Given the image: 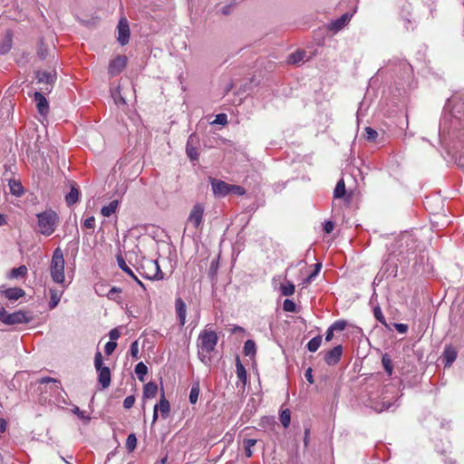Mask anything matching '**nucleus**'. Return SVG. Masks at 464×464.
<instances>
[{
	"instance_id": "15",
	"label": "nucleus",
	"mask_w": 464,
	"mask_h": 464,
	"mask_svg": "<svg viewBox=\"0 0 464 464\" xmlns=\"http://www.w3.org/2000/svg\"><path fill=\"white\" fill-rule=\"evenodd\" d=\"M342 354L343 347L337 345L325 353L324 361L328 365H334L341 360Z\"/></svg>"
},
{
	"instance_id": "62",
	"label": "nucleus",
	"mask_w": 464,
	"mask_h": 464,
	"mask_svg": "<svg viewBox=\"0 0 464 464\" xmlns=\"http://www.w3.org/2000/svg\"><path fill=\"white\" fill-rule=\"evenodd\" d=\"M6 426V420L5 419H0V435L5 431Z\"/></svg>"
},
{
	"instance_id": "59",
	"label": "nucleus",
	"mask_w": 464,
	"mask_h": 464,
	"mask_svg": "<svg viewBox=\"0 0 464 464\" xmlns=\"http://www.w3.org/2000/svg\"><path fill=\"white\" fill-rule=\"evenodd\" d=\"M110 339L113 342V340H117L120 337V333L117 329H112L109 333Z\"/></svg>"
},
{
	"instance_id": "26",
	"label": "nucleus",
	"mask_w": 464,
	"mask_h": 464,
	"mask_svg": "<svg viewBox=\"0 0 464 464\" xmlns=\"http://www.w3.org/2000/svg\"><path fill=\"white\" fill-rule=\"evenodd\" d=\"M200 391L199 382H196L192 384L190 392H189V402L191 404H195L198 401V394Z\"/></svg>"
},
{
	"instance_id": "17",
	"label": "nucleus",
	"mask_w": 464,
	"mask_h": 464,
	"mask_svg": "<svg viewBox=\"0 0 464 464\" xmlns=\"http://www.w3.org/2000/svg\"><path fill=\"white\" fill-rule=\"evenodd\" d=\"M175 308L179 324L183 326L186 323L187 306L185 302L181 298H177L175 302Z\"/></svg>"
},
{
	"instance_id": "63",
	"label": "nucleus",
	"mask_w": 464,
	"mask_h": 464,
	"mask_svg": "<svg viewBox=\"0 0 464 464\" xmlns=\"http://www.w3.org/2000/svg\"><path fill=\"white\" fill-rule=\"evenodd\" d=\"M391 405L392 404L390 402H383L382 407L380 409V411L388 410L391 407Z\"/></svg>"
},
{
	"instance_id": "34",
	"label": "nucleus",
	"mask_w": 464,
	"mask_h": 464,
	"mask_svg": "<svg viewBox=\"0 0 464 464\" xmlns=\"http://www.w3.org/2000/svg\"><path fill=\"white\" fill-rule=\"evenodd\" d=\"M398 66H399L401 76L409 75L411 72V66L406 61H403V60L399 61Z\"/></svg>"
},
{
	"instance_id": "37",
	"label": "nucleus",
	"mask_w": 464,
	"mask_h": 464,
	"mask_svg": "<svg viewBox=\"0 0 464 464\" xmlns=\"http://www.w3.org/2000/svg\"><path fill=\"white\" fill-rule=\"evenodd\" d=\"M280 421L285 428L290 425L291 412L288 409L284 410L280 414Z\"/></svg>"
},
{
	"instance_id": "64",
	"label": "nucleus",
	"mask_w": 464,
	"mask_h": 464,
	"mask_svg": "<svg viewBox=\"0 0 464 464\" xmlns=\"http://www.w3.org/2000/svg\"><path fill=\"white\" fill-rule=\"evenodd\" d=\"M6 224L5 217L0 213V226Z\"/></svg>"
},
{
	"instance_id": "47",
	"label": "nucleus",
	"mask_w": 464,
	"mask_h": 464,
	"mask_svg": "<svg viewBox=\"0 0 464 464\" xmlns=\"http://www.w3.org/2000/svg\"><path fill=\"white\" fill-rule=\"evenodd\" d=\"M130 355H131L134 359H138V358H139V343H138V341H134V342L130 344Z\"/></svg>"
},
{
	"instance_id": "52",
	"label": "nucleus",
	"mask_w": 464,
	"mask_h": 464,
	"mask_svg": "<svg viewBox=\"0 0 464 464\" xmlns=\"http://www.w3.org/2000/svg\"><path fill=\"white\" fill-rule=\"evenodd\" d=\"M121 290L118 287H111L109 292L106 294L107 297L111 300H116V294L121 293Z\"/></svg>"
},
{
	"instance_id": "54",
	"label": "nucleus",
	"mask_w": 464,
	"mask_h": 464,
	"mask_svg": "<svg viewBox=\"0 0 464 464\" xmlns=\"http://www.w3.org/2000/svg\"><path fill=\"white\" fill-rule=\"evenodd\" d=\"M72 411L76 414L80 419H82V420H89L90 418L85 416L84 412L80 410L79 407L75 406Z\"/></svg>"
},
{
	"instance_id": "27",
	"label": "nucleus",
	"mask_w": 464,
	"mask_h": 464,
	"mask_svg": "<svg viewBox=\"0 0 464 464\" xmlns=\"http://www.w3.org/2000/svg\"><path fill=\"white\" fill-rule=\"evenodd\" d=\"M382 366H383L386 373L389 376H391L392 374L393 366H392V359L388 353H385L382 355Z\"/></svg>"
},
{
	"instance_id": "57",
	"label": "nucleus",
	"mask_w": 464,
	"mask_h": 464,
	"mask_svg": "<svg viewBox=\"0 0 464 464\" xmlns=\"http://www.w3.org/2000/svg\"><path fill=\"white\" fill-rule=\"evenodd\" d=\"M334 225L332 221H326L324 225V230L325 233L329 234L334 230Z\"/></svg>"
},
{
	"instance_id": "3",
	"label": "nucleus",
	"mask_w": 464,
	"mask_h": 464,
	"mask_svg": "<svg viewBox=\"0 0 464 464\" xmlns=\"http://www.w3.org/2000/svg\"><path fill=\"white\" fill-rule=\"evenodd\" d=\"M37 218L41 234L44 236L52 235L58 225L59 218L57 214L53 210H47L38 214Z\"/></svg>"
},
{
	"instance_id": "31",
	"label": "nucleus",
	"mask_w": 464,
	"mask_h": 464,
	"mask_svg": "<svg viewBox=\"0 0 464 464\" xmlns=\"http://www.w3.org/2000/svg\"><path fill=\"white\" fill-rule=\"evenodd\" d=\"M305 53L304 51H296L288 56L287 62L289 63H298L304 60Z\"/></svg>"
},
{
	"instance_id": "33",
	"label": "nucleus",
	"mask_w": 464,
	"mask_h": 464,
	"mask_svg": "<svg viewBox=\"0 0 464 464\" xmlns=\"http://www.w3.org/2000/svg\"><path fill=\"white\" fill-rule=\"evenodd\" d=\"M10 191L13 195L20 197L24 193L23 186L20 182L13 181L9 183Z\"/></svg>"
},
{
	"instance_id": "45",
	"label": "nucleus",
	"mask_w": 464,
	"mask_h": 464,
	"mask_svg": "<svg viewBox=\"0 0 464 464\" xmlns=\"http://www.w3.org/2000/svg\"><path fill=\"white\" fill-rule=\"evenodd\" d=\"M347 324L345 321L343 320H339V321H336L334 322L331 327H332V330H334V331H343L346 327Z\"/></svg>"
},
{
	"instance_id": "32",
	"label": "nucleus",
	"mask_w": 464,
	"mask_h": 464,
	"mask_svg": "<svg viewBox=\"0 0 464 464\" xmlns=\"http://www.w3.org/2000/svg\"><path fill=\"white\" fill-rule=\"evenodd\" d=\"M295 286L293 283L287 282L280 286L281 295L285 296H291L295 293Z\"/></svg>"
},
{
	"instance_id": "13",
	"label": "nucleus",
	"mask_w": 464,
	"mask_h": 464,
	"mask_svg": "<svg viewBox=\"0 0 464 464\" xmlns=\"http://www.w3.org/2000/svg\"><path fill=\"white\" fill-rule=\"evenodd\" d=\"M44 92H43L42 91L35 92L34 93V100L36 102L38 112L43 116H46L49 112V102L44 97Z\"/></svg>"
},
{
	"instance_id": "55",
	"label": "nucleus",
	"mask_w": 464,
	"mask_h": 464,
	"mask_svg": "<svg viewBox=\"0 0 464 464\" xmlns=\"http://www.w3.org/2000/svg\"><path fill=\"white\" fill-rule=\"evenodd\" d=\"M394 327L401 334H405L408 331V325L405 324H395Z\"/></svg>"
},
{
	"instance_id": "36",
	"label": "nucleus",
	"mask_w": 464,
	"mask_h": 464,
	"mask_svg": "<svg viewBox=\"0 0 464 464\" xmlns=\"http://www.w3.org/2000/svg\"><path fill=\"white\" fill-rule=\"evenodd\" d=\"M117 262H118V265H119V267L124 271L126 274H128L131 277H135V275L134 273L132 272V270L127 266V264L125 263L123 257L121 256H117Z\"/></svg>"
},
{
	"instance_id": "5",
	"label": "nucleus",
	"mask_w": 464,
	"mask_h": 464,
	"mask_svg": "<svg viewBox=\"0 0 464 464\" xmlns=\"http://www.w3.org/2000/svg\"><path fill=\"white\" fill-rule=\"evenodd\" d=\"M204 210V207L200 203H197L193 206L187 218V223L184 227L183 234H186L190 230V226L194 229H198L202 225Z\"/></svg>"
},
{
	"instance_id": "56",
	"label": "nucleus",
	"mask_w": 464,
	"mask_h": 464,
	"mask_svg": "<svg viewBox=\"0 0 464 464\" xmlns=\"http://www.w3.org/2000/svg\"><path fill=\"white\" fill-rule=\"evenodd\" d=\"M11 48V39L7 40V43L0 47V53L5 54L9 52Z\"/></svg>"
},
{
	"instance_id": "1",
	"label": "nucleus",
	"mask_w": 464,
	"mask_h": 464,
	"mask_svg": "<svg viewBox=\"0 0 464 464\" xmlns=\"http://www.w3.org/2000/svg\"><path fill=\"white\" fill-rule=\"evenodd\" d=\"M218 341V337L215 331L205 329L199 334L197 342L198 356L204 364L211 362L210 353L215 350Z\"/></svg>"
},
{
	"instance_id": "35",
	"label": "nucleus",
	"mask_w": 464,
	"mask_h": 464,
	"mask_svg": "<svg viewBox=\"0 0 464 464\" xmlns=\"http://www.w3.org/2000/svg\"><path fill=\"white\" fill-rule=\"evenodd\" d=\"M256 440H254V439H246L244 440L245 452H246V456L247 458L252 457V455H253L252 448L256 445Z\"/></svg>"
},
{
	"instance_id": "20",
	"label": "nucleus",
	"mask_w": 464,
	"mask_h": 464,
	"mask_svg": "<svg viewBox=\"0 0 464 464\" xmlns=\"http://www.w3.org/2000/svg\"><path fill=\"white\" fill-rule=\"evenodd\" d=\"M50 293V301H49V308H55L60 303L61 297L63 295V291H59L57 289L51 288L49 290Z\"/></svg>"
},
{
	"instance_id": "39",
	"label": "nucleus",
	"mask_w": 464,
	"mask_h": 464,
	"mask_svg": "<svg viewBox=\"0 0 464 464\" xmlns=\"http://www.w3.org/2000/svg\"><path fill=\"white\" fill-rule=\"evenodd\" d=\"M373 315L378 322H380L382 324L387 326L385 317H384L380 306H375L373 308Z\"/></svg>"
},
{
	"instance_id": "44",
	"label": "nucleus",
	"mask_w": 464,
	"mask_h": 464,
	"mask_svg": "<svg viewBox=\"0 0 464 464\" xmlns=\"http://www.w3.org/2000/svg\"><path fill=\"white\" fill-rule=\"evenodd\" d=\"M246 193V189L238 185L230 184L229 194H235L237 196H243Z\"/></svg>"
},
{
	"instance_id": "24",
	"label": "nucleus",
	"mask_w": 464,
	"mask_h": 464,
	"mask_svg": "<svg viewBox=\"0 0 464 464\" xmlns=\"http://www.w3.org/2000/svg\"><path fill=\"white\" fill-rule=\"evenodd\" d=\"M27 274V267L25 266H20L19 267L13 268L9 273V278L14 279L24 277Z\"/></svg>"
},
{
	"instance_id": "60",
	"label": "nucleus",
	"mask_w": 464,
	"mask_h": 464,
	"mask_svg": "<svg viewBox=\"0 0 464 464\" xmlns=\"http://www.w3.org/2000/svg\"><path fill=\"white\" fill-rule=\"evenodd\" d=\"M309 436H310V429L306 428L304 430V444L305 448L308 446V443H309Z\"/></svg>"
},
{
	"instance_id": "2",
	"label": "nucleus",
	"mask_w": 464,
	"mask_h": 464,
	"mask_svg": "<svg viewBox=\"0 0 464 464\" xmlns=\"http://www.w3.org/2000/svg\"><path fill=\"white\" fill-rule=\"evenodd\" d=\"M64 263L62 249L60 247L55 248L50 264V275L53 281L59 285H63L65 281Z\"/></svg>"
},
{
	"instance_id": "50",
	"label": "nucleus",
	"mask_w": 464,
	"mask_h": 464,
	"mask_svg": "<svg viewBox=\"0 0 464 464\" xmlns=\"http://www.w3.org/2000/svg\"><path fill=\"white\" fill-rule=\"evenodd\" d=\"M227 122V114H225V113L218 114L216 116L215 121H213V123L221 124V125H225Z\"/></svg>"
},
{
	"instance_id": "30",
	"label": "nucleus",
	"mask_w": 464,
	"mask_h": 464,
	"mask_svg": "<svg viewBox=\"0 0 464 464\" xmlns=\"http://www.w3.org/2000/svg\"><path fill=\"white\" fill-rule=\"evenodd\" d=\"M345 194V184H344V180L342 179H340L336 186H335V188L334 190V197L335 198H341L344 196Z\"/></svg>"
},
{
	"instance_id": "29",
	"label": "nucleus",
	"mask_w": 464,
	"mask_h": 464,
	"mask_svg": "<svg viewBox=\"0 0 464 464\" xmlns=\"http://www.w3.org/2000/svg\"><path fill=\"white\" fill-rule=\"evenodd\" d=\"M135 373L140 382H144V376L148 373V367L142 362H140L135 366Z\"/></svg>"
},
{
	"instance_id": "42",
	"label": "nucleus",
	"mask_w": 464,
	"mask_h": 464,
	"mask_svg": "<svg viewBox=\"0 0 464 464\" xmlns=\"http://www.w3.org/2000/svg\"><path fill=\"white\" fill-rule=\"evenodd\" d=\"M378 136V132L371 127L365 128V138L369 141H374Z\"/></svg>"
},
{
	"instance_id": "10",
	"label": "nucleus",
	"mask_w": 464,
	"mask_h": 464,
	"mask_svg": "<svg viewBox=\"0 0 464 464\" xmlns=\"http://www.w3.org/2000/svg\"><path fill=\"white\" fill-rule=\"evenodd\" d=\"M118 41L121 45H125L130 40L129 23L125 17H122L118 24Z\"/></svg>"
},
{
	"instance_id": "58",
	"label": "nucleus",
	"mask_w": 464,
	"mask_h": 464,
	"mask_svg": "<svg viewBox=\"0 0 464 464\" xmlns=\"http://www.w3.org/2000/svg\"><path fill=\"white\" fill-rule=\"evenodd\" d=\"M312 368H308L306 371H305V373H304V377L306 379V381L313 384L314 383V377H313V374H312Z\"/></svg>"
},
{
	"instance_id": "61",
	"label": "nucleus",
	"mask_w": 464,
	"mask_h": 464,
	"mask_svg": "<svg viewBox=\"0 0 464 464\" xmlns=\"http://www.w3.org/2000/svg\"><path fill=\"white\" fill-rule=\"evenodd\" d=\"M334 330H332V327L330 326L325 334V341L330 342L334 337Z\"/></svg>"
},
{
	"instance_id": "7",
	"label": "nucleus",
	"mask_w": 464,
	"mask_h": 464,
	"mask_svg": "<svg viewBox=\"0 0 464 464\" xmlns=\"http://www.w3.org/2000/svg\"><path fill=\"white\" fill-rule=\"evenodd\" d=\"M94 366L98 372V382L102 389H106L111 384V371L109 367L104 366L102 362V355L101 352H97L94 357Z\"/></svg>"
},
{
	"instance_id": "8",
	"label": "nucleus",
	"mask_w": 464,
	"mask_h": 464,
	"mask_svg": "<svg viewBox=\"0 0 464 464\" xmlns=\"http://www.w3.org/2000/svg\"><path fill=\"white\" fill-rule=\"evenodd\" d=\"M209 182L216 198H225L229 194L230 184L215 178H209Z\"/></svg>"
},
{
	"instance_id": "4",
	"label": "nucleus",
	"mask_w": 464,
	"mask_h": 464,
	"mask_svg": "<svg viewBox=\"0 0 464 464\" xmlns=\"http://www.w3.org/2000/svg\"><path fill=\"white\" fill-rule=\"evenodd\" d=\"M33 317L26 312L16 311L12 314L7 313L4 307H0V321L7 325L27 324Z\"/></svg>"
},
{
	"instance_id": "6",
	"label": "nucleus",
	"mask_w": 464,
	"mask_h": 464,
	"mask_svg": "<svg viewBox=\"0 0 464 464\" xmlns=\"http://www.w3.org/2000/svg\"><path fill=\"white\" fill-rule=\"evenodd\" d=\"M35 79L38 84L43 86L40 90L44 93H50L53 91V85L57 80V74L55 71H36Z\"/></svg>"
},
{
	"instance_id": "11",
	"label": "nucleus",
	"mask_w": 464,
	"mask_h": 464,
	"mask_svg": "<svg viewBox=\"0 0 464 464\" xmlns=\"http://www.w3.org/2000/svg\"><path fill=\"white\" fill-rule=\"evenodd\" d=\"M198 138L196 134H191L186 144V153L187 156L191 160H198Z\"/></svg>"
},
{
	"instance_id": "38",
	"label": "nucleus",
	"mask_w": 464,
	"mask_h": 464,
	"mask_svg": "<svg viewBox=\"0 0 464 464\" xmlns=\"http://www.w3.org/2000/svg\"><path fill=\"white\" fill-rule=\"evenodd\" d=\"M137 438L134 433L130 434L126 440V448L128 450L132 451L136 448Z\"/></svg>"
},
{
	"instance_id": "23",
	"label": "nucleus",
	"mask_w": 464,
	"mask_h": 464,
	"mask_svg": "<svg viewBox=\"0 0 464 464\" xmlns=\"http://www.w3.org/2000/svg\"><path fill=\"white\" fill-rule=\"evenodd\" d=\"M119 207V201L118 200H112L108 205L104 206L101 209V213L103 217L109 218L113 213L116 212L117 208Z\"/></svg>"
},
{
	"instance_id": "14",
	"label": "nucleus",
	"mask_w": 464,
	"mask_h": 464,
	"mask_svg": "<svg viewBox=\"0 0 464 464\" xmlns=\"http://www.w3.org/2000/svg\"><path fill=\"white\" fill-rule=\"evenodd\" d=\"M0 292L2 295H5V298H7L11 302H15L19 298L25 295L24 290L20 287H10L4 289V287L1 286Z\"/></svg>"
},
{
	"instance_id": "16",
	"label": "nucleus",
	"mask_w": 464,
	"mask_h": 464,
	"mask_svg": "<svg viewBox=\"0 0 464 464\" xmlns=\"http://www.w3.org/2000/svg\"><path fill=\"white\" fill-rule=\"evenodd\" d=\"M351 18V14H343L342 16L331 23L330 29L334 32L342 30L350 22Z\"/></svg>"
},
{
	"instance_id": "51",
	"label": "nucleus",
	"mask_w": 464,
	"mask_h": 464,
	"mask_svg": "<svg viewBox=\"0 0 464 464\" xmlns=\"http://www.w3.org/2000/svg\"><path fill=\"white\" fill-rule=\"evenodd\" d=\"M322 268V264L321 263H316L314 265V270L308 276V281H313L318 275V273L320 272Z\"/></svg>"
},
{
	"instance_id": "25",
	"label": "nucleus",
	"mask_w": 464,
	"mask_h": 464,
	"mask_svg": "<svg viewBox=\"0 0 464 464\" xmlns=\"http://www.w3.org/2000/svg\"><path fill=\"white\" fill-rule=\"evenodd\" d=\"M243 349L246 356H255L256 353V343L253 340H247L246 341Z\"/></svg>"
},
{
	"instance_id": "46",
	"label": "nucleus",
	"mask_w": 464,
	"mask_h": 464,
	"mask_svg": "<svg viewBox=\"0 0 464 464\" xmlns=\"http://www.w3.org/2000/svg\"><path fill=\"white\" fill-rule=\"evenodd\" d=\"M135 396L134 395H130V396H127L124 401H123V407L126 409V410H129L130 408L133 407L134 403H135Z\"/></svg>"
},
{
	"instance_id": "22",
	"label": "nucleus",
	"mask_w": 464,
	"mask_h": 464,
	"mask_svg": "<svg viewBox=\"0 0 464 464\" xmlns=\"http://www.w3.org/2000/svg\"><path fill=\"white\" fill-rule=\"evenodd\" d=\"M80 191L74 186L72 185L70 192L65 196V201L68 206L75 204L79 200Z\"/></svg>"
},
{
	"instance_id": "9",
	"label": "nucleus",
	"mask_w": 464,
	"mask_h": 464,
	"mask_svg": "<svg viewBox=\"0 0 464 464\" xmlns=\"http://www.w3.org/2000/svg\"><path fill=\"white\" fill-rule=\"evenodd\" d=\"M127 63V57L119 55L114 58L109 64L108 72L111 77H114L120 74L122 70L125 68Z\"/></svg>"
},
{
	"instance_id": "21",
	"label": "nucleus",
	"mask_w": 464,
	"mask_h": 464,
	"mask_svg": "<svg viewBox=\"0 0 464 464\" xmlns=\"http://www.w3.org/2000/svg\"><path fill=\"white\" fill-rule=\"evenodd\" d=\"M158 392V386L156 383L150 382L144 385L143 388V398L150 399L154 398Z\"/></svg>"
},
{
	"instance_id": "19",
	"label": "nucleus",
	"mask_w": 464,
	"mask_h": 464,
	"mask_svg": "<svg viewBox=\"0 0 464 464\" xmlns=\"http://www.w3.org/2000/svg\"><path fill=\"white\" fill-rule=\"evenodd\" d=\"M236 370L238 380L243 383V386H245L247 381V373L238 357L236 360Z\"/></svg>"
},
{
	"instance_id": "12",
	"label": "nucleus",
	"mask_w": 464,
	"mask_h": 464,
	"mask_svg": "<svg viewBox=\"0 0 464 464\" xmlns=\"http://www.w3.org/2000/svg\"><path fill=\"white\" fill-rule=\"evenodd\" d=\"M159 411H160V415L163 419H166L169 416L170 411V404L169 401L165 398L164 394L161 395L160 402L154 406L153 422H155L158 419Z\"/></svg>"
},
{
	"instance_id": "49",
	"label": "nucleus",
	"mask_w": 464,
	"mask_h": 464,
	"mask_svg": "<svg viewBox=\"0 0 464 464\" xmlns=\"http://www.w3.org/2000/svg\"><path fill=\"white\" fill-rule=\"evenodd\" d=\"M116 347L117 343L115 342L110 341L105 344L104 352L106 354L110 355L114 352Z\"/></svg>"
},
{
	"instance_id": "18",
	"label": "nucleus",
	"mask_w": 464,
	"mask_h": 464,
	"mask_svg": "<svg viewBox=\"0 0 464 464\" xmlns=\"http://www.w3.org/2000/svg\"><path fill=\"white\" fill-rule=\"evenodd\" d=\"M456 358H457V351L455 350V348L450 345L445 347L444 352H443V360L445 362V366L446 367L450 366L452 364V362L456 360Z\"/></svg>"
},
{
	"instance_id": "40",
	"label": "nucleus",
	"mask_w": 464,
	"mask_h": 464,
	"mask_svg": "<svg viewBox=\"0 0 464 464\" xmlns=\"http://www.w3.org/2000/svg\"><path fill=\"white\" fill-rule=\"evenodd\" d=\"M150 265L155 268L156 274L154 276H146V277L149 279H157V280L162 279L163 274L160 269V266H159L158 262L152 261V262H150Z\"/></svg>"
},
{
	"instance_id": "43",
	"label": "nucleus",
	"mask_w": 464,
	"mask_h": 464,
	"mask_svg": "<svg viewBox=\"0 0 464 464\" xmlns=\"http://www.w3.org/2000/svg\"><path fill=\"white\" fill-rule=\"evenodd\" d=\"M283 309L286 312L295 313L296 311V305L294 301L285 299L283 303Z\"/></svg>"
},
{
	"instance_id": "41",
	"label": "nucleus",
	"mask_w": 464,
	"mask_h": 464,
	"mask_svg": "<svg viewBox=\"0 0 464 464\" xmlns=\"http://www.w3.org/2000/svg\"><path fill=\"white\" fill-rule=\"evenodd\" d=\"M48 54V48L44 44V43L41 40L39 43V46L37 49V55L40 59L44 60L47 57Z\"/></svg>"
},
{
	"instance_id": "28",
	"label": "nucleus",
	"mask_w": 464,
	"mask_h": 464,
	"mask_svg": "<svg viewBox=\"0 0 464 464\" xmlns=\"http://www.w3.org/2000/svg\"><path fill=\"white\" fill-rule=\"evenodd\" d=\"M321 343H322V336L321 335H317V336L312 338L308 342L306 346H307V349H308L309 352L314 353V352H316L319 349Z\"/></svg>"
},
{
	"instance_id": "53",
	"label": "nucleus",
	"mask_w": 464,
	"mask_h": 464,
	"mask_svg": "<svg viewBox=\"0 0 464 464\" xmlns=\"http://www.w3.org/2000/svg\"><path fill=\"white\" fill-rule=\"evenodd\" d=\"M83 226L86 228L93 229L95 227V218L94 217H89L84 220Z\"/></svg>"
},
{
	"instance_id": "48",
	"label": "nucleus",
	"mask_w": 464,
	"mask_h": 464,
	"mask_svg": "<svg viewBox=\"0 0 464 464\" xmlns=\"http://www.w3.org/2000/svg\"><path fill=\"white\" fill-rule=\"evenodd\" d=\"M39 382L40 383H48V382H53L55 383V386L57 389H60L61 388V382L60 381L54 379V378H52V377H44V378H41L39 380Z\"/></svg>"
}]
</instances>
